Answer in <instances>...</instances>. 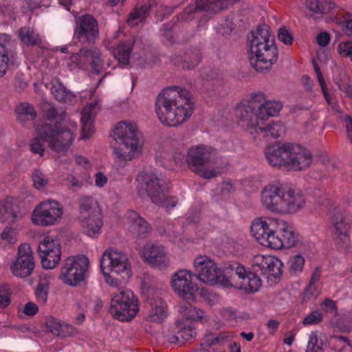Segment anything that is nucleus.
<instances>
[{"label":"nucleus","mask_w":352,"mask_h":352,"mask_svg":"<svg viewBox=\"0 0 352 352\" xmlns=\"http://www.w3.org/2000/svg\"><path fill=\"white\" fill-rule=\"evenodd\" d=\"M251 232L262 245L275 250L296 245L297 235L287 223L275 218L261 217L252 223Z\"/></svg>","instance_id":"f257e3e1"},{"label":"nucleus","mask_w":352,"mask_h":352,"mask_svg":"<svg viewBox=\"0 0 352 352\" xmlns=\"http://www.w3.org/2000/svg\"><path fill=\"white\" fill-rule=\"evenodd\" d=\"M43 124L36 127L38 138L54 152H65L75 138L72 129L59 126L65 119V111H41Z\"/></svg>","instance_id":"f03ea898"},{"label":"nucleus","mask_w":352,"mask_h":352,"mask_svg":"<svg viewBox=\"0 0 352 352\" xmlns=\"http://www.w3.org/2000/svg\"><path fill=\"white\" fill-rule=\"evenodd\" d=\"M251 34L252 38L249 43L250 63L257 72L268 70L278 58L274 37L271 34L270 28L265 24L258 25L256 30Z\"/></svg>","instance_id":"7ed1b4c3"},{"label":"nucleus","mask_w":352,"mask_h":352,"mask_svg":"<svg viewBox=\"0 0 352 352\" xmlns=\"http://www.w3.org/2000/svg\"><path fill=\"white\" fill-rule=\"evenodd\" d=\"M111 136L119 144L113 148V154L118 162L130 161L142 153V134L135 123L120 121L114 127Z\"/></svg>","instance_id":"20e7f679"},{"label":"nucleus","mask_w":352,"mask_h":352,"mask_svg":"<svg viewBox=\"0 0 352 352\" xmlns=\"http://www.w3.org/2000/svg\"><path fill=\"white\" fill-rule=\"evenodd\" d=\"M100 268L105 282L110 286L118 287L128 281L132 275L128 256L117 249H107L104 252Z\"/></svg>","instance_id":"39448f33"},{"label":"nucleus","mask_w":352,"mask_h":352,"mask_svg":"<svg viewBox=\"0 0 352 352\" xmlns=\"http://www.w3.org/2000/svg\"><path fill=\"white\" fill-rule=\"evenodd\" d=\"M279 111H241L239 116L243 126L254 128L257 133L263 134L264 138L269 136L276 138L285 133V127L280 122H270L267 126H263V122L270 117L278 115Z\"/></svg>","instance_id":"423d86ee"},{"label":"nucleus","mask_w":352,"mask_h":352,"mask_svg":"<svg viewBox=\"0 0 352 352\" xmlns=\"http://www.w3.org/2000/svg\"><path fill=\"white\" fill-rule=\"evenodd\" d=\"M156 110H192L195 100L191 93L186 89L173 85L162 89L156 98Z\"/></svg>","instance_id":"0eeeda50"},{"label":"nucleus","mask_w":352,"mask_h":352,"mask_svg":"<svg viewBox=\"0 0 352 352\" xmlns=\"http://www.w3.org/2000/svg\"><path fill=\"white\" fill-rule=\"evenodd\" d=\"M214 150L212 148L197 146L188 150L186 160L192 172L205 179H210L218 174L217 171L209 167L210 164L214 163Z\"/></svg>","instance_id":"6e6552de"},{"label":"nucleus","mask_w":352,"mask_h":352,"mask_svg":"<svg viewBox=\"0 0 352 352\" xmlns=\"http://www.w3.org/2000/svg\"><path fill=\"white\" fill-rule=\"evenodd\" d=\"M79 220L86 234L92 238L99 234L103 223L101 210L94 198L85 197L81 199Z\"/></svg>","instance_id":"1a4fd4ad"},{"label":"nucleus","mask_w":352,"mask_h":352,"mask_svg":"<svg viewBox=\"0 0 352 352\" xmlns=\"http://www.w3.org/2000/svg\"><path fill=\"white\" fill-rule=\"evenodd\" d=\"M138 311V301L131 290L122 289L113 294L109 312L115 318L129 321L135 317Z\"/></svg>","instance_id":"9d476101"},{"label":"nucleus","mask_w":352,"mask_h":352,"mask_svg":"<svg viewBox=\"0 0 352 352\" xmlns=\"http://www.w3.org/2000/svg\"><path fill=\"white\" fill-rule=\"evenodd\" d=\"M89 261L85 255L69 256L63 261L59 278L70 286H76L85 278Z\"/></svg>","instance_id":"9b49d317"},{"label":"nucleus","mask_w":352,"mask_h":352,"mask_svg":"<svg viewBox=\"0 0 352 352\" xmlns=\"http://www.w3.org/2000/svg\"><path fill=\"white\" fill-rule=\"evenodd\" d=\"M63 212V207L58 202L48 200L34 208L32 221L35 225L41 226L54 225L61 219Z\"/></svg>","instance_id":"f8f14e48"},{"label":"nucleus","mask_w":352,"mask_h":352,"mask_svg":"<svg viewBox=\"0 0 352 352\" xmlns=\"http://www.w3.org/2000/svg\"><path fill=\"white\" fill-rule=\"evenodd\" d=\"M284 185L280 183L268 184L261 190L263 207L272 214H281Z\"/></svg>","instance_id":"ddd939ff"},{"label":"nucleus","mask_w":352,"mask_h":352,"mask_svg":"<svg viewBox=\"0 0 352 352\" xmlns=\"http://www.w3.org/2000/svg\"><path fill=\"white\" fill-rule=\"evenodd\" d=\"M238 110H281L283 103L279 100H268L261 91L250 94L236 106Z\"/></svg>","instance_id":"4468645a"},{"label":"nucleus","mask_w":352,"mask_h":352,"mask_svg":"<svg viewBox=\"0 0 352 352\" xmlns=\"http://www.w3.org/2000/svg\"><path fill=\"white\" fill-rule=\"evenodd\" d=\"M167 179L160 178L155 174H145L141 177V186L154 204L162 203L164 192H169Z\"/></svg>","instance_id":"2eb2a0df"},{"label":"nucleus","mask_w":352,"mask_h":352,"mask_svg":"<svg viewBox=\"0 0 352 352\" xmlns=\"http://www.w3.org/2000/svg\"><path fill=\"white\" fill-rule=\"evenodd\" d=\"M31 247L23 243L19 245L16 260L12 264L10 269L12 274L21 278L30 276L35 266L34 259Z\"/></svg>","instance_id":"dca6fc26"},{"label":"nucleus","mask_w":352,"mask_h":352,"mask_svg":"<svg viewBox=\"0 0 352 352\" xmlns=\"http://www.w3.org/2000/svg\"><path fill=\"white\" fill-rule=\"evenodd\" d=\"M252 267L255 273H260L267 278H277L282 274L283 263L272 256L258 254L253 257Z\"/></svg>","instance_id":"f3484780"},{"label":"nucleus","mask_w":352,"mask_h":352,"mask_svg":"<svg viewBox=\"0 0 352 352\" xmlns=\"http://www.w3.org/2000/svg\"><path fill=\"white\" fill-rule=\"evenodd\" d=\"M76 38L89 44L95 43L99 37V25L93 15L85 14L80 16L75 30Z\"/></svg>","instance_id":"a211bd4d"},{"label":"nucleus","mask_w":352,"mask_h":352,"mask_svg":"<svg viewBox=\"0 0 352 352\" xmlns=\"http://www.w3.org/2000/svg\"><path fill=\"white\" fill-rule=\"evenodd\" d=\"M196 276L203 283L214 285L220 283V268L210 258L197 257L194 262Z\"/></svg>","instance_id":"6ab92c4d"},{"label":"nucleus","mask_w":352,"mask_h":352,"mask_svg":"<svg viewBox=\"0 0 352 352\" xmlns=\"http://www.w3.org/2000/svg\"><path fill=\"white\" fill-rule=\"evenodd\" d=\"M171 283L174 291L184 300H192L198 291L197 285L192 282L191 273L186 270L175 272Z\"/></svg>","instance_id":"aec40b11"},{"label":"nucleus","mask_w":352,"mask_h":352,"mask_svg":"<svg viewBox=\"0 0 352 352\" xmlns=\"http://www.w3.org/2000/svg\"><path fill=\"white\" fill-rule=\"evenodd\" d=\"M313 161V156L309 150L298 144L291 143L287 162V170L301 171L308 168Z\"/></svg>","instance_id":"412c9836"},{"label":"nucleus","mask_w":352,"mask_h":352,"mask_svg":"<svg viewBox=\"0 0 352 352\" xmlns=\"http://www.w3.org/2000/svg\"><path fill=\"white\" fill-rule=\"evenodd\" d=\"M291 143H278L265 148V155L268 163L274 167H285L287 169V162Z\"/></svg>","instance_id":"4be33fe9"},{"label":"nucleus","mask_w":352,"mask_h":352,"mask_svg":"<svg viewBox=\"0 0 352 352\" xmlns=\"http://www.w3.org/2000/svg\"><path fill=\"white\" fill-rule=\"evenodd\" d=\"M281 214L295 213L305 204L304 195L298 190L284 185Z\"/></svg>","instance_id":"5701e85b"},{"label":"nucleus","mask_w":352,"mask_h":352,"mask_svg":"<svg viewBox=\"0 0 352 352\" xmlns=\"http://www.w3.org/2000/svg\"><path fill=\"white\" fill-rule=\"evenodd\" d=\"M246 274V270L243 266L237 262L224 263L220 268V283L224 286H232L236 282V278L242 279Z\"/></svg>","instance_id":"b1692460"},{"label":"nucleus","mask_w":352,"mask_h":352,"mask_svg":"<svg viewBox=\"0 0 352 352\" xmlns=\"http://www.w3.org/2000/svg\"><path fill=\"white\" fill-rule=\"evenodd\" d=\"M143 256L150 264L164 268L169 261L164 248L161 245L147 244L143 248Z\"/></svg>","instance_id":"393cba45"},{"label":"nucleus","mask_w":352,"mask_h":352,"mask_svg":"<svg viewBox=\"0 0 352 352\" xmlns=\"http://www.w3.org/2000/svg\"><path fill=\"white\" fill-rule=\"evenodd\" d=\"M305 8L309 16H320L322 19L327 14L334 13L338 6L332 0H306Z\"/></svg>","instance_id":"a878e982"},{"label":"nucleus","mask_w":352,"mask_h":352,"mask_svg":"<svg viewBox=\"0 0 352 352\" xmlns=\"http://www.w3.org/2000/svg\"><path fill=\"white\" fill-rule=\"evenodd\" d=\"M150 309L145 318L148 322L160 323L168 315V307L162 298L156 296L148 302Z\"/></svg>","instance_id":"bb28decb"},{"label":"nucleus","mask_w":352,"mask_h":352,"mask_svg":"<svg viewBox=\"0 0 352 352\" xmlns=\"http://www.w3.org/2000/svg\"><path fill=\"white\" fill-rule=\"evenodd\" d=\"M198 10L218 12L221 10L219 0H197L195 5H190L180 14L182 20L188 21L193 18L194 14Z\"/></svg>","instance_id":"cd10ccee"},{"label":"nucleus","mask_w":352,"mask_h":352,"mask_svg":"<svg viewBox=\"0 0 352 352\" xmlns=\"http://www.w3.org/2000/svg\"><path fill=\"white\" fill-rule=\"evenodd\" d=\"M157 118L165 126H177L192 116V111H156Z\"/></svg>","instance_id":"c85d7f7f"},{"label":"nucleus","mask_w":352,"mask_h":352,"mask_svg":"<svg viewBox=\"0 0 352 352\" xmlns=\"http://www.w3.org/2000/svg\"><path fill=\"white\" fill-rule=\"evenodd\" d=\"M51 92L54 98L59 102L72 104L76 101V95L67 89L58 79H55L52 82Z\"/></svg>","instance_id":"c756f323"},{"label":"nucleus","mask_w":352,"mask_h":352,"mask_svg":"<svg viewBox=\"0 0 352 352\" xmlns=\"http://www.w3.org/2000/svg\"><path fill=\"white\" fill-rule=\"evenodd\" d=\"M201 54L197 49L188 50L182 58L179 56L175 55L172 57V61L175 65H181L184 69H194L200 62Z\"/></svg>","instance_id":"7c9ffc66"},{"label":"nucleus","mask_w":352,"mask_h":352,"mask_svg":"<svg viewBox=\"0 0 352 352\" xmlns=\"http://www.w3.org/2000/svg\"><path fill=\"white\" fill-rule=\"evenodd\" d=\"M22 218L18 206L12 200L6 199L0 203V220L15 223Z\"/></svg>","instance_id":"2f4dec72"},{"label":"nucleus","mask_w":352,"mask_h":352,"mask_svg":"<svg viewBox=\"0 0 352 352\" xmlns=\"http://www.w3.org/2000/svg\"><path fill=\"white\" fill-rule=\"evenodd\" d=\"M18 36L25 45L28 47H42V38L33 28L25 26L18 30Z\"/></svg>","instance_id":"473e14b6"},{"label":"nucleus","mask_w":352,"mask_h":352,"mask_svg":"<svg viewBox=\"0 0 352 352\" xmlns=\"http://www.w3.org/2000/svg\"><path fill=\"white\" fill-rule=\"evenodd\" d=\"M177 333H167L166 338L169 342L177 343L180 341L184 342L194 338L196 335L195 330L190 325H186L182 323L177 324Z\"/></svg>","instance_id":"72a5a7b5"},{"label":"nucleus","mask_w":352,"mask_h":352,"mask_svg":"<svg viewBox=\"0 0 352 352\" xmlns=\"http://www.w3.org/2000/svg\"><path fill=\"white\" fill-rule=\"evenodd\" d=\"M332 224L335 229L334 233L338 236L349 237L350 223L349 220L340 212H336L331 217Z\"/></svg>","instance_id":"f704fd0d"},{"label":"nucleus","mask_w":352,"mask_h":352,"mask_svg":"<svg viewBox=\"0 0 352 352\" xmlns=\"http://www.w3.org/2000/svg\"><path fill=\"white\" fill-rule=\"evenodd\" d=\"M96 116V111H81V139H89L94 133V122Z\"/></svg>","instance_id":"c9c22d12"},{"label":"nucleus","mask_w":352,"mask_h":352,"mask_svg":"<svg viewBox=\"0 0 352 352\" xmlns=\"http://www.w3.org/2000/svg\"><path fill=\"white\" fill-rule=\"evenodd\" d=\"M179 311L186 319L192 320H201L204 315L201 309L196 308L187 301L181 302Z\"/></svg>","instance_id":"e433bc0d"},{"label":"nucleus","mask_w":352,"mask_h":352,"mask_svg":"<svg viewBox=\"0 0 352 352\" xmlns=\"http://www.w3.org/2000/svg\"><path fill=\"white\" fill-rule=\"evenodd\" d=\"M150 230L149 225L140 217L135 218L130 226V232L137 238L145 237Z\"/></svg>","instance_id":"4c0bfd02"},{"label":"nucleus","mask_w":352,"mask_h":352,"mask_svg":"<svg viewBox=\"0 0 352 352\" xmlns=\"http://www.w3.org/2000/svg\"><path fill=\"white\" fill-rule=\"evenodd\" d=\"M43 113L39 111V114L36 111H17L16 119L21 124L28 126L33 124L35 128L40 124V118H42Z\"/></svg>","instance_id":"58836bf2"},{"label":"nucleus","mask_w":352,"mask_h":352,"mask_svg":"<svg viewBox=\"0 0 352 352\" xmlns=\"http://www.w3.org/2000/svg\"><path fill=\"white\" fill-rule=\"evenodd\" d=\"M131 52V44L130 42H120L113 50V54L119 63H129Z\"/></svg>","instance_id":"ea45409f"},{"label":"nucleus","mask_w":352,"mask_h":352,"mask_svg":"<svg viewBox=\"0 0 352 352\" xmlns=\"http://www.w3.org/2000/svg\"><path fill=\"white\" fill-rule=\"evenodd\" d=\"M41 263L45 269H53L59 263L61 256V247L55 248L54 251L47 253L46 255L40 256Z\"/></svg>","instance_id":"a19ab883"},{"label":"nucleus","mask_w":352,"mask_h":352,"mask_svg":"<svg viewBox=\"0 0 352 352\" xmlns=\"http://www.w3.org/2000/svg\"><path fill=\"white\" fill-rule=\"evenodd\" d=\"M257 273H247L243 278H242V281L241 283V287L243 286L246 288L248 286V291L250 292H256L261 285V280L258 276L256 274Z\"/></svg>","instance_id":"79ce46f5"},{"label":"nucleus","mask_w":352,"mask_h":352,"mask_svg":"<svg viewBox=\"0 0 352 352\" xmlns=\"http://www.w3.org/2000/svg\"><path fill=\"white\" fill-rule=\"evenodd\" d=\"M14 62V56H9L5 46L0 43V76L5 75L6 70L13 65Z\"/></svg>","instance_id":"37998d69"},{"label":"nucleus","mask_w":352,"mask_h":352,"mask_svg":"<svg viewBox=\"0 0 352 352\" xmlns=\"http://www.w3.org/2000/svg\"><path fill=\"white\" fill-rule=\"evenodd\" d=\"M60 245V244L58 241L52 239L50 236H46L38 245V251L39 255H46L47 253L52 252L55 248H58Z\"/></svg>","instance_id":"c03bdc74"},{"label":"nucleus","mask_w":352,"mask_h":352,"mask_svg":"<svg viewBox=\"0 0 352 352\" xmlns=\"http://www.w3.org/2000/svg\"><path fill=\"white\" fill-rule=\"evenodd\" d=\"M230 338L229 332H221L219 335L214 336L212 333L206 335L204 338L203 343L206 346H211L216 344H222L225 343Z\"/></svg>","instance_id":"a18cd8bd"},{"label":"nucleus","mask_w":352,"mask_h":352,"mask_svg":"<svg viewBox=\"0 0 352 352\" xmlns=\"http://www.w3.org/2000/svg\"><path fill=\"white\" fill-rule=\"evenodd\" d=\"M151 9L149 4H144L140 8H135V10L130 13L128 19V23L131 25H134L133 21L135 19H140V21H142L146 16L148 15Z\"/></svg>","instance_id":"49530a36"},{"label":"nucleus","mask_w":352,"mask_h":352,"mask_svg":"<svg viewBox=\"0 0 352 352\" xmlns=\"http://www.w3.org/2000/svg\"><path fill=\"white\" fill-rule=\"evenodd\" d=\"M289 272L291 275H297L302 272L305 258L300 254L291 257L289 260Z\"/></svg>","instance_id":"de8ad7c7"},{"label":"nucleus","mask_w":352,"mask_h":352,"mask_svg":"<svg viewBox=\"0 0 352 352\" xmlns=\"http://www.w3.org/2000/svg\"><path fill=\"white\" fill-rule=\"evenodd\" d=\"M98 49L93 48V49H87L82 48L80 50L79 52L76 54V59L78 60L80 63L86 64L90 63L94 56L97 54L98 52Z\"/></svg>","instance_id":"09e8293b"},{"label":"nucleus","mask_w":352,"mask_h":352,"mask_svg":"<svg viewBox=\"0 0 352 352\" xmlns=\"http://www.w3.org/2000/svg\"><path fill=\"white\" fill-rule=\"evenodd\" d=\"M322 350V342L321 340H320L317 332L312 331L309 335L306 352H321Z\"/></svg>","instance_id":"8fccbe9b"},{"label":"nucleus","mask_w":352,"mask_h":352,"mask_svg":"<svg viewBox=\"0 0 352 352\" xmlns=\"http://www.w3.org/2000/svg\"><path fill=\"white\" fill-rule=\"evenodd\" d=\"M49 292V285L47 282H40L36 289L35 295L38 302L43 305L46 302Z\"/></svg>","instance_id":"3c124183"},{"label":"nucleus","mask_w":352,"mask_h":352,"mask_svg":"<svg viewBox=\"0 0 352 352\" xmlns=\"http://www.w3.org/2000/svg\"><path fill=\"white\" fill-rule=\"evenodd\" d=\"M336 117L342 124H344L349 140L352 144V117L342 113V111H336Z\"/></svg>","instance_id":"603ef678"},{"label":"nucleus","mask_w":352,"mask_h":352,"mask_svg":"<svg viewBox=\"0 0 352 352\" xmlns=\"http://www.w3.org/2000/svg\"><path fill=\"white\" fill-rule=\"evenodd\" d=\"M34 186L37 189L45 188L48 184V179L39 170H36L32 175Z\"/></svg>","instance_id":"864d4df0"},{"label":"nucleus","mask_w":352,"mask_h":352,"mask_svg":"<svg viewBox=\"0 0 352 352\" xmlns=\"http://www.w3.org/2000/svg\"><path fill=\"white\" fill-rule=\"evenodd\" d=\"M45 324L48 331L51 332L53 335L58 336L62 325V323L58 319L52 316H48L46 318Z\"/></svg>","instance_id":"5fc2aeb1"},{"label":"nucleus","mask_w":352,"mask_h":352,"mask_svg":"<svg viewBox=\"0 0 352 352\" xmlns=\"http://www.w3.org/2000/svg\"><path fill=\"white\" fill-rule=\"evenodd\" d=\"M10 289L7 285L0 286V308H6L10 303Z\"/></svg>","instance_id":"6e6d98bb"},{"label":"nucleus","mask_w":352,"mask_h":352,"mask_svg":"<svg viewBox=\"0 0 352 352\" xmlns=\"http://www.w3.org/2000/svg\"><path fill=\"white\" fill-rule=\"evenodd\" d=\"M322 314L318 310H315L303 319L302 324L305 325L317 324L322 320Z\"/></svg>","instance_id":"4d7b16f0"},{"label":"nucleus","mask_w":352,"mask_h":352,"mask_svg":"<svg viewBox=\"0 0 352 352\" xmlns=\"http://www.w3.org/2000/svg\"><path fill=\"white\" fill-rule=\"evenodd\" d=\"M41 142H43L42 139L39 138L38 134L36 133V136L32 139L30 142V151L40 156H43L45 152V148Z\"/></svg>","instance_id":"13d9d810"},{"label":"nucleus","mask_w":352,"mask_h":352,"mask_svg":"<svg viewBox=\"0 0 352 352\" xmlns=\"http://www.w3.org/2000/svg\"><path fill=\"white\" fill-rule=\"evenodd\" d=\"M346 342L344 346H342L338 352H352V344L350 343L349 340L344 336H332L330 340L331 344H337L338 342Z\"/></svg>","instance_id":"bf43d9fd"},{"label":"nucleus","mask_w":352,"mask_h":352,"mask_svg":"<svg viewBox=\"0 0 352 352\" xmlns=\"http://www.w3.org/2000/svg\"><path fill=\"white\" fill-rule=\"evenodd\" d=\"M340 78H336L334 80L338 85L340 89L343 90L347 93L351 91V86L349 84V77L345 72H341Z\"/></svg>","instance_id":"052dcab7"},{"label":"nucleus","mask_w":352,"mask_h":352,"mask_svg":"<svg viewBox=\"0 0 352 352\" xmlns=\"http://www.w3.org/2000/svg\"><path fill=\"white\" fill-rule=\"evenodd\" d=\"M313 64H314V70L317 74V77H318L320 85L321 87V89L322 90L323 94H324L327 101L328 102H329V95L327 91V89H326V86H325V81L323 78V76L320 72V67H319L318 63L314 60L313 61Z\"/></svg>","instance_id":"680f3d73"},{"label":"nucleus","mask_w":352,"mask_h":352,"mask_svg":"<svg viewBox=\"0 0 352 352\" xmlns=\"http://www.w3.org/2000/svg\"><path fill=\"white\" fill-rule=\"evenodd\" d=\"M278 38L285 45H289L292 44L294 40L292 33L285 27L278 30Z\"/></svg>","instance_id":"e2e57ef3"},{"label":"nucleus","mask_w":352,"mask_h":352,"mask_svg":"<svg viewBox=\"0 0 352 352\" xmlns=\"http://www.w3.org/2000/svg\"><path fill=\"white\" fill-rule=\"evenodd\" d=\"M77 333L78 330L74 327L67 324H62L58 337L65 338L74 336L77 334Z\"/></svg>","instance_id":"0e129e2a"},{"label":"nucleus","mask_w":352,"mask_h":352,"mask_svg":"<svg viewBox=\"0 0 352 352\" xmlns=\"http://www.w3.org/2000/svg\"><path fill=\"white\" fill-rule=\"evenodd\" d=\"M66 185L73 190L80 189L83 186V182L80 181L73 175H69L65 178Z\"/></svg>","instance_id":"69168bd1"},{"label":"nucleus","mask_w":352,"mask_h":352,"mask_svg":"<svg viewBox=\"0 0 352 352\" xmlns=\"http://www.w3.org/2000/svg\"><path fill=\"white\" fill-rule=\"evenodd\" d=\"M338 53L343 56L350 57L352 55V42H341L338 46Z\"/></svg>","instance_id":"338daca9"},{"label":"nucleus","mask_w":352,"mask_h":352,"mask_svg":"<svg viewBox=\"0 0 352 352\" xmlns=\"http://www.w3.org/2000/svg\"><path fill=\"white\" fill-rule=\"evenodd\" d=\"M16 232L14 229L6 227L1 234V238L7 241L9 243H14L16 241Z\"/></svg>","instance_id":"774afa93"}]
</instances>
